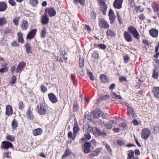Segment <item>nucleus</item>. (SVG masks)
Returning <instances> with one entry per match:
<instances>
[{
	"mask_svg": "<svg viewBox=\"0 0 159 159\" xmlns=\"http://www.w3.org/2000/svg\"><path fill=\"white\" fill-rule=\"evenodd\" d=\"M36 110L41 115H44L47 111L46 107L44 103H41L40 106H37Z\"/></svg>",
	"mask_w": 159,
	"mask_h": 159,
	"instance_id": "nucleus-1",
	"label": "nucleus"
},
{
	"mask_svg": "<svg viewBox=\"0 0 159 159\" xmlns=\"http://www.w3.org/2000/svg\"><path fill=\"white\" fill-rule=\"evenodd\" d=\"M99 26L102 29H107L110 27L109 25L108 22L106 21L104 19H101L99 20Z\"/></svg>",
	"mask_w": 159,
	"mask_h": 159,
	"instance_id": "nucleus-2",
	"label": "nucleus"
},
{
	"mask_svg": "<svg viewBox=\"0 0 159 159\" xmlns=\"http://www.w3.org/2000/svg\"><path fill=\"white\" fill-rule=\"evenodd\" d=\"M151 131L147 128L142 129L141 132V137L144 139H147L150 136Z\"/></svg>",
	"mask_w": 159,
	"mask_h": 159,
	"instance_id": "nucleus-3",
	"label": "nucleus"
},
{
	"mask_svg": "<svg viewBox=\"0 0 159 159\" xmlns=\"http://www.w3.org/2000/svg\"><path fill=\"white\" fill-rule=\"evenodd\" d=\"M109 20L111 24H113L116 19V16L113 11L111 9H110L108 13Z\"/></svg>",
	"mask_w": 159,
	"mask_h": 159,
	"instance_id": "nucleus-4",
	"label": "nucleus"
},
{
	"mask_svg": "<svg viewBox=\"0 0 159 159\" xmlns=\"http://www.w3.org/2000/svg\"><path fill=\"white\" fill-rule=\"evenodd\" d=\"M2 143L1 148L5 149H7L9 148H12L13 147L12 144L7 141H3Z\"/></svg>",
	"mask_w": 159,
	"mask_h": 159,
	"instance_id": "nucleus-5",
	"label": "nucleus"
},
{
	"mask_svg": "<svg viewBox=\"0 0 159 159\" xmlns=\"http://www.w3.org/2000/svg\"><path fill=\"white\" fill-rule=\"evenodd\" d=\"M103 114L102 111L99 108H97L93 111V117L95 119L98 118L99 117L102 116Z\"/></svg>",
	"mask_w": 159,
	"mask_h": 159,
	"instance_id": "nucleus-6",
	"label": "nucleus"
},
{
	"mask_svg": "<svg viewBox=\"0 0 159 159\" xmlns=\"http://www.w3.org/2000/svg\"><path fill=\"white\" fill-rule=\"evenodd\" d=\"M26 65V64L25 62L23 61H21L19 63L16 70V73L21 72L23 70V68Z\"/></svg>",
	"mask_w": 159,
	"mask_h": 159,
	"instance_id": "nucleus-7",
	"label": "nucleus"
},
{
	"mask_svg": "<svg viewBox=\"0 0 159 159\" xmlns=\"http://www.w3.org/2000/svg\"><path fill=\"white\" fill-rule=\"evenodd\" d=\"M44 15L41 17V22L43 25H46L49 22V18L48 17L47 13H45Z\"/></svg>",
	"mask_w": 159,
	"mask_h": 159,
	"instance_id": "nucleus-8",
	"label": "nucleus"
},
{
	"mask_svg": "<svg viewBox=\"0 0 159 159\" xmlns=\"http://www.w3.org/2000/svg\"><path fill=\"white\" fill-rule=\"evenodd\" d=\"M45 13H48L50 17L54 16L56 14V11L52 8H47L46 9Z\"/></svg>",
	"mask_w": 159,
	"mask_h": 159,
	"instance_id": "nucleus-9",
	"label": "nucleus"
},
{
	"mask_svg": "<svg viewBox=\"0 0 159 159\" xmlns=\"http://www.w3.org/2000/svg\"><path fill=\"white\" fill-rule=\"evenodd\" d=\"M123 2V0H115L113 3L114 7L117 9H120Z\"/></svg>",
	"mask_w": 159,
	"mask_h": 159,
	"instance_id": "nucleus-10",
	"label": "nucleus"
},
{
	"mask_svg": "<svg viewBox=\"0 0 159 159\" xmlns=\"http://www.w3.org/2000/svg\"><path fill=\"white\" fill-rule=\"evenodd\" d=\"M101 9L100 10L104 15L106 14L107 10V6L106 3L104 1H102L100 3Z\"/></svg>",
	"mask_w": 159,
	"mask_h": 159,
	"instance_id": "nucleus-11",
	"label": "nucleus"
},
{
	"mask_svg": "<svg viewBox=\"0 0 159 159\" xmlns=\"http://www.w3.org/2000/svg\"><path fill=\"white\" fill-rule=\"evenodd\" d=\"M125 40L127 42H131L132 41V37L129 32L125 31L123 34Z\"/></svg>",
	"mask_w": 159,
	"mask_h": 159,
	"instance_id": "nucleus-12",
	"label": "nucleus"
},
{
	"mask_svg": "<svg viewBox=\"0 0 159 159\" xmlns=\"http://www.w3.org/2000/svg\"><path fill=\"white\" fill-rule=\"evenodd\" d=\"M92 131L93 134L96 137L101 136V131L97 127H93L92 128Z\"/></svg>",
	"mask_w": 159,
	"mask_h": 159,
	"instance_id": "nucleus-13",
	"label": "nucleus"
},
{
	"mask_svg": "<svg viewBox=\"0 0 159 159\" xmlns=\"http://www.w3.org/2000/svg\"><path fill=\"white\" fill-rule=\"evenodd\" d=\"M36 31V29H34L31 30L27 35V38L30 39H32L34 37Z\"/></svg>",
	"mask_w": 159,
	"mask_h": 159,
	"instance_id": "nucleus-14",
	"label": "nucleus"
},
{
	"mask_svg": "<svg viewBox=\"0 0 159 159\" xmlns=\"http://www.w3.org/2000/svg\"><path fill=\"white\" fill-rule=\"evenodd\" d=\"M90 125H88V128L87 129L88 131L86 134H85L84 135V137L81 139V141L82 142V141H87L89 140L91 138V135L90 134L88 133V128H89Z\"/></svg>",
	"mask_w": 159,
	"mask_h": 159,
	"instance_id": "nucleus-15",
	"label": "nucleus"
},
{
	"mask_svg": "<svg viewBox=\"0 0 159 159\" xmlns=\"http://www.w3.org/2000/svg\"><path fill=\"white\" fill-rule=\"evenodd\" d=\"M99 78L102 83H108L109 82L108 77L104 74L100 75Z\"/></svg>",
	"mask_w": 159,
	"mask_h": 159,
	"instance_id": "nucleus-16",
	"label": "nucleus"
},
{
	"mask_svg": "<svg viewBox=\"0 0 159 159\" xmlns=\"http://www.w3.org/2000/svg\"><path fill=\"white\" fill-rule=\"evenodd\" d=\"M158 30L155 29H152L149 31L150 35L154 38H156L158 36Z\"/></svg>",
	"mask_w": 159,
	"mask_h": 159,
	"instance_id": "nucleus-17",
	"label": "nucleus"
},
{
	"mask_svg": "<svg viewBox=\"0 0 159 159\" xmlns=\"http://www.w3.org/2000/svg\"><path fill=\"white\" fill-rule=\"evenodd\" d=\"M5 114L8 116H10L12 114L13 109L11 106L8 105L6 106Z\"/></svg>",
	"mask_w": 159,
	"mask_h": 159,
	"instance_id": "nucleus-18",
	"label": "nucleus"
},
{
	"mask_svg": "<svg viewBox=\"0 0 159 159\" xmlns=\"http://www.w3.org/2000/svg\"><path fill=\"white\" fill-rule=\"evenodd\" d=\"M128 110V114L131 117H133L134 116L135 113L133 108L132 107H128L127 108Z\"/></svg>",
	"mask_w": 159,
	"mask_h": 159,
	"instance_id": "nucleus-19",
	"label": "nucleus"
},
{
	"mask_svg": "<svg viewBox=\"0 0 159 159\" xmlns=\"http://www.w3.org/2000/svg\"><path fill=\"white\" fill-rule=\"evenodd\" d=\"M152 92L155 98H159V87H153Z\"/></svg>",
	"mask_w": 159,
	"mask_h": 159,
	"instance_id": "nucleus-20",
	"label": "nucleus"
},
{
	"mask_svg": "<svg viewBox=\"0 0 159 159\" xmlns=\"http://www.w3.org/2000/svg\"><path fill=\"white\" fill-rule=\"evenodd\" d=\"M21 23L22 24L21 26V29L24 30H27L28 27V22L26 20H23L21 21Z\"/></svg>",
	"mask_w": 159,
	"mask_h": 159,
	"instance_id": "nucleus-21",
	"label": "nucleus"
},
{
	"mask_svg": "<svg viewBox=\"0 0 159 159\" xmlns=\"http://www.w3.org/2000/svg\"><path fill=\"white\" fill-rule=\"evenodd\" d=\"M43 132L42 129L40 128L35 129L33 131V134L34 136H37L42 134Z\"/></svg>",
	"mask_w": 159,
	"mask_h": 159,
	"instance_id": "nucleus-22",
	"label": "nucleus"
},
{
	"mask_svg": "<svg viewBox=\"0 0 159 159\" xmlns=\"http://www.w3.org/2000/svg\"><path fill=\"white\" fill-rule=\"evenodd\" d=\"M7 8L6 3L4 2H0V11H3Z\"/></svg>",
	"mask_w": 159,
	"mask_h": 159,
	"instance_id": "nucleus-23",
	"label": "nucleus"
},
{
	"mask_svg": "<svg viewBox=\"0 0 159 159\" xmlns=\"http://www.w3.org/2000/svg\"><path fill=\"white\" fill-rule=\"evenodd\" d=\"M25 47L26 49V51L27 53H32L31 47L30 46V43H29L28 42L26 43L25 45Z\"/></svg>",
	"mask_w": 159,
	"mask_h": 159,
	"instance_id": "nucleus-24",
	"label": "nucleus"
},
{
	"mask_svg": "<svg viewBox=\"0 0 159 159\" xmlns=\"http://www.w3.org/2000/svg\"><path fill=\"white\" fill-rule=\"evenodd\" d=\"M17 34L18 36V41L21 43H24V41L23 37V34L20 32H19L17 33Z\"/></svg>",
	"mask_w": 159,
	"mask_h": 159,
	"instance_id": "nucleus-25",
	"label": "nucleus"
},
{
	"mask_svg": "<svg viewBox=\"0 0 159 159\" xmlns=\"http://www.w3.org/2000/svg\"><path fill=\"white\" fill-rule=\"evenodd\" d=\"M92 57L95 60H98L99 58V55L98 51H94L92 55Z\"/></svg>",
	"mask_w": 159,
	"mask_h": 159,
	"instance_id": "nucleus-26",
	"label": "nucleus"
},
{
	"mask_svg": "<svg viewBox=\"0 0 159 159\" xmlns=\"http://www.w3.org/2000/svg\"><path fill=\"white\" fill-rule=\"evenodd\" d=\"M71 153V152L69 150V148H66L65 150L64 154L62 156V158H64L66 157H68L70 155Z\"/></svg>",
	"mask_w": 159,
	"mask_h": 159,
	"instance_id": "nucleus-27",
	"label": "nucleus"
},
{
	"mask_svg": "<svg viewBox=\"0 0 159 159\" xmlns=\"http://www.w3.org/2000/svg\"><path fill=\"white\" fill-rule=\"evenodd\" d=\"M11 125L12 128L13 129H16L18 126L17 123L15 119H14L12 121Z\"/></svg>",
	"mask_w": 159,
	"mask_h": 159,
	"instance_id": "nucleus-28",
	"label": "nucleus"
},
{
	"mask_svg": "<svg viewBox=\"0 0 159 159\" xmlns=\"http://www.w3.org/2000/svg\"><path fill=\"white\" fill-rule=\"evenodd\" d=\"M129 153L128 154L127 159H131L134 157V152L132 150H129L128 151Z\"/></svg>",
	"mask_w": 159,
	"mask_h": 159,
	"instance_id": "nucleus-29",
	"label": "nucleus"
},
{
	"mask_svg": "<svg viewBox=\"0 0 159 159\" xmlns=\"http://www.w3.org/2000/svg\"><path fill=\"white\" fill-rule=\"evenodd\" d=\"M107 34L108 36H115L116 35V34L113 30H108L107 31Z\"/></svg>",
	"mask_w": 159,
	"mask_h": 159,
	"instance_id": "nucleus-30",
	"label": "nucleus"
},
{
	"mask_svg": "<svg viewBox=\"0 0 159 159\" xmlns=\"http://www.w3.org/2000/svg\"><path fill=\"white\" fill-rule=\"evenodd\" d=\"M152 7L155 12H158L159 8L157 4L155 2H153L152 4Z\"/></svg>",
	"mask_w": 159,
	"mask_h": 159,
	"instance_id": "nucleus-31",
	"label": "nucleus"
},
{
	"mask_svg": "<svg viewBox=\"0 0 159 159\" xmlns=\"http://www.w3.org/2000/svg\"><path fill=\"white\" fill-rule=\"evenodd\" d=\"M30 2L33 7H35L39 3L38 0H30Z\"/></svg>",
	"mask_w": 159,
	"mask_h": 159,
	"instance_id": "nucleus-32",
	"label": "nucleus"
},
{
	"mask_svg": "<svg viewBox=\"0 0 159 159\" xmlns=\"http://www.w3.org/2000/svg\"><path fill=\"white\" fill-rule=\"evenodd\" d=\"M6 138L7 140L12 142L14 141L15 139L14 136L8 134Z\"/></svg>",
	"mask_w": 159,
	"mask_h": 159,
	"instance_id": "nucleus-33",
	"label": "nucleus"
},
{
	"mask_svg": "<svg viewBox=\"0 0 159 159\" xmlns=\"http://www.w3.org/2000/svg\"><path fill=\"white\" fill-rule=\"evenodd\" d=\"M7 22L6 18L4 17L0 18V26H2Z\"/></svg>",
	"mask_w": 159,
	"mask_h": 159,
	"instance_id": "nucleus-34",
	"label": "nucleus"
},
{
	"mask_svg": "<svg viewBox=\"0 0 159 159\" xmlns=\"http://www.w3.org/2000/svg\"><path fill=\"white\" fill-rule=\"evenodd\" d=\"M116 17L118 20V22L120 24H123L122 20L120 17L119 12H117Z\"/></svg>",
	"mask_w": 159,
	"mask_h": 159,
	"instance_id": "nucleus-35",
	"label": "nucleus"
},
{
	"mask_svg": "<svg viewBox=\"0 0 159 159\" xmlns=\"http://www.w3.org/2000/svg\"><path fill=\"white\" fill-rule=\"evenodd\" d=\"M128 30L130 33L132 34L136 31L137 30L134 27L130 26L128 28Z\"/></svg>",
	"mask_w": 159,
	"mask_h": 159,
	"instance_id": "nucleus-36",
	"label": "nucleus"
},
{
	"mask_svg": "<svg viewBox=\"0 0 159 159\" xmlns=\"http://www.w3.org/2000/svg\"><path fill=\"white\" fill-rule=\"evenodd\" d=\"M48 96L50 100L57 99V98L53 93H49Z\"/></svg>",
	"mask_w": 159,
	"mask_h": 159,
	"instance_id": "nucleus-37",
	"label": "nucleus"
},
{
	"mask_svg": "<svg viewBox=\"0 0 159 159\" xmlns=\"http://www.w3.org/2000/svg\"><path fill=\"white\" fill-rule=\"evenodd\" d=\"M132 35L136 39H139L140 38L139 34L137 30L134 32L132 34Z\"/></svg>",
	"mask_w": 159,
	"mask_h": 159,
	"instance_id": "nucleus-38",
	"label": "nucleus"
},
{
	"mask_svg": "<svg viewBox=\"0 0 159 159\" xmlns=\"http://www.w3.org/2000/svg\"><path fill=\"white\" fill-rule=\"evenodd\" d=\"M16 77L15 75H13L11 77V80L9 82L10 84H14L16 82Z\"/></svg>",
	"mask_w": 159,
	"mask_h": 159,
	"instance_id": "nucleus-39",
	"label": "nucleus"
},
{
	"mask_svg": "<svg viewBox=\"0 0 159 159\" xmlns=\"http://www.w3.org/2000/svg\"><path fill=\"white\" fill-rule=\"evenodd\" d=\"M157 69L155 68L154 69L153 74L152 77L154 78L157 79L158 76V73L157 71Z\"/></svg>",
	"mask_w": 159,
	"mask_h": 159,
	"instance_id": "nucleus-40",
	"label": "nucleus"
},
{
	"mask_svg": "<svg viewBox=\"0 0 159 159\" xmlns=\"http://www.w3.org/2000/svg\"><path fill=\"white\" fill-rule=\"evenodd\" d=\"M96 47H98L99 48L103 50L107 48V46L101 43L97 45H96Z\"/></svg>",
	"mask_w": 159,
	"mask_h": 159,
	"instance_id": "nucleus-41",
	"label": "nucleus"
},
{
	"mask_svg": "<svg viewBox=\"0 0 159 159\" xmlns=\"http://www.w3.org/2000/svg\"><path fill=\"white\" fill-rule=\"evenodd\" d=\"M9 68L7 66H5L0 69V73H3L8 71Z\"/></svg>",
	"mask_w": 159,
	"mask_h": 159,
	"instance_id": "nucleus-42",
	"label": "nucleus"
},
{
	"mask_svg": "<svg viewBox=\"0 0 159 159\" xmlns=\"http://www.w3.org/2000/svg\"><path fill=\"white\" fill-rule=\"evenodd\" d=\"M79 63L80 67H83L84 66V59L80 57L79 60Z\"/></svg>",
	"mask_w": 159,
	"mask_h": 159,
	"instance_id": "nucleus-43",
	"label": "nucleus"
},
{
	"mask_svg": "<svg viewBox=\"0 0 159 159\" xmlns=\"http://www.w3.org/2000/svg\"><path fill=\"white\" fill-rule=\"evenodd\" d=\"M78 109V104L77 100H75L73 104V110L74 111H77Z\"/></svg>",
	"mask_w": 159,
	"mask_h": 159,
	"instance_id": "nucleus-44",
	"label": "nucleus"
},
{
	"mask_svg": "<svg viewBox=\"0 0 159 159\" xmlns=\"http://www.w3.org/2000/svg\"><path fill=\"white\" fill-rule=\"evenodd\" d=\"M103 145L105 146L106 148L109 152H112L111 147L108 144L105 143H103Z\"/></svg>",
	"mask_w": 159,
	"mask_h": 159,
	"instance_id": "nucleus-45",
	"label": "nucleus"
},
{
	"mask_svg": "<svg viewBox=\"0 0 159 159\" xmlns=\"http://www.w3.org/2000/svg\"><path fill=\"white\" fill-rule=\"evenodd\" d=\"M110 98V96L109 95H101L99 97L100 99H109Z\"/></svg>",
	"mask_w": 159,
	"mask_h": 159,
	"instance_id": "nucleus-46",
	"label": "nucleus"
},
{
	"mask_svg": "<svg viewBox=\"0 0 159 159\" xmlns=\"http://www.w3.org/2000/svg\"><path fill=\"white\" fill-rule=\"evenodd\" d=\"M108 131L106 129H103L102 131H101V136L105 137L107 135V133Z\"/></svg>",
	"mask_w": 159,
	"mask_h": 159,
	"instance_id": "nucleus-47",
	"label": "nucleus"
},
{
	"mask_svg": "<svg viewBox=\"0 0 159 159\" xmlns=\"http://www.w3.org/2000/svg\"><path fill=\"white\" fill-rule=\"evenodd\" d=\"M153 132L155 134H157L159 132V126L156 125L154 127Z\"/></svg>",
	"mask_w": 159,
	"mask_h": 159,
	"instance_id": "nucleus-48",
	"label": "nucleus"
},
{
	"mask_svg": "<svg viewBox=\"0 0 159 159\" xmlns=\"http://www.w3.org/2000/svg\"><path fill=\"white\" fill-rule=\"evenodd\" d=\"M20 20L19 17H16L13 20V22L16 25H18L19 21Z\"/></svg>",
	"mask_w": 159,
	"mask_h": 159,
	"instance_id": "nucleus-49",
	"label": "nucleus"
},
{
	"mask_svg": "<svg viewBox=\"0 0 159 159\" xmlns=\"http://www.w3.org/2000/svg\"><path fill=\"white\" fill-rule=\"evenodd\" d=\"M79 130V127L78 125L74 126L73 128V132L75 133H77Z\"/></svg>",
	"mask_w": 159,
	"mask_h": 159,
	"instance_id": "nucleus-50",
	"label": "nucleus"
},
{
	"mask_svg": "<svg viewBox=\"0 0 159 159\" xmlns=\"http://www.w3.org/2000/svg\"><path fill=\"white\" fill-rule=\"evenodd\" d=\"M91 146V143L89 142H86L84 143V148H90Z\"/></svg>",
	"mask_w": 159,
	"mask_h": 159,
	"instance_id": "nucleus-51",
	"label": "nucleus"
},
{
	"mask_svg": "<svg viewBox=\"0 0 159 159\" xmlns=\"http://www.w3.org/2000/svg\"><path fill=\"white\" fill-rule=\"evenodd\" d=\"M75 3H77L79 2L81 5H84L85 3V0H74Z\"/></svg>",
	"mask_w": 159,
	"mask_h": 159,
	"instance_id": "nucleus-52",
	"label": "nucleus"
},
{
	"mask_svg": "<svg viewBox=\"0 0 159 159\" xmlns=\"http://www.w3.org/2000/svg\"><path fill=\"white\" fill-rule=\"evenodd\" d=\"M41 91L43 93L46 92L47 90V87L43 85L41 86Z\"/></svg>",
	"mask_w": 159,
	"mask_h": 159,
	"instance_id": "nucleus-53",
	"label": "nucleus"
},
{
	"mask_svg": "<svg viewBox=\"0 0 159 159\" xmlns=\"http://www.w3.org/2000/svg\"><path fill=\"white\" fill-rule=\"evenodd\" d=\"M46 35V30L44 28L41 32V36L42 37H44Z\"/></svg>",
	"mask_w": 159,
	"mask_h": 159,
	"instance_id": "nucleus-54",
	"label": "nucleus"
},
{
	"mask_svg": "<svg viewBox=\"0 0 159 159\" xmlns=\"http://www.w3.org/2000/svg\"><path fill=\"white\" fill-rule=\"evenodd\" d=\"M11 45L12 47H14L18 46L19 44L17 41H14L11 43Z\"/></svg>",
	"mask_w": 159,
	"mask_h": 159,
	"instance_id": "nucleus-55",
	"label": "nucleus"
},
{
	"mask_svg": "<svg viewBox=\"0 0 159 159\" xmlns=\"http://www.w3.org/2000/svg\"><path fill=\"white\" fill-rule=\"evenodd\" d=\"M83 150L84 152L86 154H87L89 152H90L91 151V149L89 148H83Z\"/></svg>",
	"mask_w": 159,
	"mask_h": 159,
	"instance_id": "nucleus-56",
	"label": "nucleus"
},
{
	"mask_svg": "<svg viewBox=\"0 0 159 159\" xmlns=\"http://www.w3.org/2000/svg\"><path fill=\"white\" fill-rule=\"evenodd\" d=\"M112 96L114 98H116L119 99H121V98L120 95L117 94L114 92H113Z\"/></svg>",
	"mask_w": 159,
	"mask_h": 159,
	"instance_id": "nucleus-57",
	"label": "nucleus"
},
{
	"mask_svg": "<svg viewBox=\"0 0 159 159\" xmlns=\"http://www.w3.org/2000/svg\"><path fill=\"white\" fill-rule=\"evenodd\" d=\"M88 74L91 80H94L95 79L94 77V76L92 72H88Z\"/></svg>",
	"mask_w": 159,
	"mask_h": 159,
	"instance_id": "nucleus-58",
	"label": "nucleus"
},
{
	"mask_svg": "<svg viewBox=\"0 0 159 159\" xmlns=\"http://www.w3.org/2000/svg\"><path fill=\"white\" fill-rule=\"evenodd\" d=\"M8 2L9 4L12 6H15L16 5V2L14 0H9Z\"/></svg>",
	"mask_w": 159,
	"mask_h": 159,
	"instance_id": "nucleus-59",
	"label": "nucleus"
},
{
	"mask_svg": "<svg viewBox=\"0 0 159 159\" xmlns=\"http://www.w3.org/2000/svg\"><path fill=\"white\" fill-rule=\"evenodd\" d=\"M119 80L121 82H123L124 81H127L126 78L124 76H120L119 77Z\"/></svg>",
	"mask_w": 159,
	"mask_h": 159,
	"instance_id": "nucleus-60",
	"label": "nucleus"
},
{
	"mask_svg": "<svg viewBox=\"0 0 159 159\" xmlns=\"http://www.w3.org/2000/svg\"><path fill=\"white\" fill-rule=\"evenodd\" d=\"M119 126L123 128H125L127 127V125L126 123L123 122L119 125Z\"/></svg>",
	"mask_w": 159,
	"mask_h": 159,
	"instance_id": "nucleus-61",
	"label": "nucleus"
},
{
	"mask_svg": "<svg viewBox=\"0 0 159 159\" xmlns=\"http://www.w3.org/2000/svg\"><path fill=\"white\" fill-rule=\"evenodd\" d=\"M89 157L90 158L91 157H94L95 156H97L96 153L95 152V151H93L89 155Z\"/></svg>",
	"mask_w": 159,
	"mask_h": 159,
	"instance_id": "nucleus-62",
	"label": "nucleus"
},
{
	"mask_svg": "<svg viewBox=\"0 0 159 159\" xmlns=\"http://www.w3.org/2000/svg\"><path fill=\"white\" fill-rule=\"evenodd\" d=\"M129 59H130V58L128 56H125L124 57V60L125 63H128V61L129 60Z\"/></svg>",
	"mask_w": 159,
	"mask_h": 159,
	"instance_id": "nucleus-63",
	"label": "nucleus"
},
{
	"mask_svg": "<svg viewBox=\"0 0 159 159\" xmlns=\"http://www.w3.org/2000/svg\"><path fill=\"white\" fill-rule=\"evenodd\" d=\"M120 103L121 104H122V105L123 106H125L127 107V108H128V107H130L129 106V104L127 102H124L120 101Z\"/></svg>",
	"mask_w": 159,
	"mask_h": 159,
	"instance_id": "nucleus-64",
	"label": "nucleus"
}]
</instances>
